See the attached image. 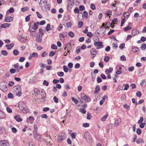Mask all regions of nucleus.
I'll return each mask as SVG.
<instances>
[{
    "label": "nucleus",
    "mask_w": 146,
    "mask_h": 146,
    "mask_svg": "<svg viewBox=\"0 0 146 146\" xmlns=\"http://www.w3.org/2000/svg\"><path fill=\"white\" fill-rule=\"evenodd\" d=\"M83 14H79L77 16V19L79 20H82L85 17L86 18H87L88 17V13L86 11L83 12Z\"/></svg>",
    "instance_id": "1"
},
{
    "label": "nucleus",
    "mask_w": 146,
    "mask_h": 146,
    "mask_svg": "<svg viewBox=\"0 0 146 146\" xmlns=\"http://www.w3.org/2000/svg\"><path fill=\"white\" fill-rule=\"evenodd\" d=\"M66 138V135L64 133L59 134L58 137V142H61Z\"/></svg>",
    "instance_id": "2"
},
{
    "label": "nucleus",
    "mask_w": 146,
    "mask_h": 146,
    "mask_svg": "<svg viewBox=\"0 0 146 146\" xmlns=\"http://www.w3.org/2000/svg\"><path fill=\"white\" fill-rule=\"evenodd\" d=\"M102 44V42L101 41H95L94 42V44L95 46H97L96 48L97 49L103 48V46Z\"/></svg>",
    "instance_id": "3"
},
{
    "label": "nucleus",
    "mask_w": 146,
    "mask_h": 146,
    "mask_svg": "<svg viewBox=\"0 0 146 146\" xmlns=\"http://www.w3.org/2000/svg\"><path fill=\"white\" fill-rule=\"evenodd\" d=\"M106 30V28H103L102 27H101L99 30H97V31L98 32L97 33V34L102 35H104L105 34Z\"/></svg>",
    "instance_id": "4"
},
{
    "label": "nucleus",
    "mask_w": 146,
    "mask_h": 146,
    "mask_svg": "<svg viewBox=\"0 0 146 146\" xmlns=\"http://www.w3.org/2000/svg\"><path fill=\"white\" fill-rule=\"evenodd\" d=\"M81 98L83 99L86 102H89L91 101L90 98L88 96L85 95L84 94H81Z\"/></svg>",
    "instance_id": "5"
},
{
    "label": "nucleus",
    "mask_w": 146,
    "mask_h": 146,
    "mask_svg": "<svg viewBox=\"0 0 146 146\" xmlns=\"http://www.w3.org/2000/svg\"><path fill=\"white\" fill-rule=\"evenodd\" d=\"M15 89V91L17 95L19 97L21 96L22 95V93L21 92V87L19 86H18Z\"/></svg>",
    "instance_id": "6"
},
{
    "label": "nucleus",
    "mask_w": 146,
    "mask_h": 146,
    "mask_svg": "<svg viewBox=\"0 0 146 146\" xmlns=\"http://www.w3.org/2000/svg\"><path fill=\"white\" fill-rule=\"evenodd\" d=\"M97 54V51L96 49L94 48H92L90 50V54L92 56V58H94Z\"/></svg>",
    "instance_id": "7"
},
{
    "label": "nucleus",
    "mask_w": 146,
    "mask_h": 146,
    "mask_svg": "<svg viewBox=\"0 0 146 146\" xmlns=\"http://www.w3.org/2000/svg\"><path fill=\"white\" fill-rule=\"evenodd\" d=\"M1 146H9V144L7 140H4L0 141Z\"/></svg>",
    "instance_id": "8"
},
{
    "label": "nucleus",
    "mask_w": 146,
    "mask_h": 146,
    "mask_svg": "<svg viewBox=\"0 0 146 146\" xmlns=\"http://www.w3.org/2000/svg\"><path fill=\"white\" fill-rule=\"evenodd\" d=\"M39 5L41 9L43 11H46V7L47 5V3H45L44 5V6H43L42 4V3L40 2L39 3Z\"/></svg>",
    "instance_id": "9"
},
{
    "label": "nucleus",
    "mask_w": 146,
    "mask_h": 146,
    "mask_svg": "<svg viewBox=\"0 0 146 146\" xmlns=\"http://www.w3.org/2000/svg\"><path fill=\"white\" fill-rule=\"evenodd\" d=\"M18 106L20 110H23L24 108L26 107L25 104L22 101H20L19 103Z\"/></svg>",
    "instance_id": "10"
},
{
    "label": "nucleus",
    "mask_w": 146,
    "mask_h": 146,
    "mask_svg": "<svg viewBox=\"0 0 146 146\" xmlns=\"http://www.w3.org/2000/svg\"><path fill=\"white\" fill-rule=\"evenodd\" d=\"M42 36L39 35V33H37L36 37V41L38 42H40L41 41Z\"/></svg>",
    "instance_id": "11"
},
{
    "label": "nucleus",
    "mask_w": 146,
    "mask_h": 146,
    "mask_svg": "<svg viewBox=\"0 0 146 146\" xmlns=\"http://www.w3.org/2000/svg\"><path fill=\"white\" fill-rule=\"evenodd\" d=\"M38 55L37 53L36 52H33L32 54H31L29 57V59L31 60L33 57H37Z\"/></svg>",
    "instance_id": "12"
},
{
    "label": "nucleus",
    "mask_w": 146,
    "mask_h": 146,
    "mask_svg": "<svg viewBox=\"0 0 146 146\" xmlns=\"http://www.w3.org/2000/svg\"><path fill=\"white\" fill-rule=\"evenodd\" d=\"M84 137L87 140H88V139L89 140H90L91 139V137L90 136V134L88 132L85 133L84 134Z\"/></svg>",
    "instance_id": "13"
},
{
    "label": "nucleus",
    "mask_w": 146,
    "mask_h": 146,
    "mask_svg": "<svg viewBox=\"0 0 146 146\" xmlns=\"http://www.w3.org/2000/svg\"><path fill=\"white\" fill-rule=\"evenodd\" d=\"M121 122V120L120 118L117 119L115 122V126H117L119 125Z\"/></svg>",
    "instance_id": "14"
},
{
    "label": "nucleus",
    "mask_w": 146,
    "mask_h": 146,
    "mask_svg": "<svg viewBox=\"0 0 146 146\" xmlns=\"http://www.w3.org/2000/svg\"><path fill=\"white\" fill-rule=\"evenodd\" d=\"M11 25V24L8 23H4L2 24L0 28L1 29H2L4 28H6L8 27H9Z\"/></svg>",
    "instance_id": "15"
},
{
    "label": "nucleus",
    "mask_w": 146,
    "mask_h": 146,
    "mask_svg": "<svg viewBox=\"0 0 146 146\" xmlns=\"http://www.w3.org/2000/svg\"><path fill=\"white\" fill-rule=\"evenodd\" d=\"M40 96L41 97V98L43 100H45L46 98V94L45 92L43 90L41 91L40 93Z\"/></svg>",
    "instance_id": "16"
},
{
    "label": "nucleus",
    "mask_w": 146,
    "mask_h": 146,
    "mask_svg": "<svg viewBox=\"0 0 146 146\" xmlns=\"http://www.w3.org/2000/svg\"><path fill=\"white\" fill-rule=\"evenodd\" d=\"M139 33V31L137 29H133L132 30L131 34L133 36H135L136 35L138 34Z\"/></svg>",
    "instance_id": "17"
},
{
    "label": "nucleus",
    "mask_w": 146,
    "mask_h": 146,
    "mask_svg": "<svg viewBox=\"0 0 146 146\" xmlns=\"http://www.w3.org/2000/svg\"><path fill=\"white\" fill-rule=\"evenodd\" d=\"M100 87L99 85H97L95 88L94 92V94H98L100 92Z\"/></svg>",
    "instance_id": "18"
},
{
    "label": "nucleus",
    "mask_w": 146,
    "mask_h": 146,
    "mask_svg": "<svg viewBox=\"0 0 146 146\" xmlns=\"http://www.w3.org/2000/svg\"><path fill=\"white\" fill-rule=\"evenodd\" d=\"M14 118L17 122L22 121V119L20 118V116L19 115H17L14 117Z\"/></svg>",
    "instance_id": "19"
},
{
    "label": "nucleus",
    "mask_w": 146,
    "mask_h": 146,
    "mask_svg": "<svg viewBox=\"0 0 146 146\" xmlns=\"http://www.w3.org/2000/svg\"><path fill=\"white\" fill-rule=\"evenodd\" d=\"M13 20V18L11 17H7L5 18V21L6 22H11Z\"/></svg>",
    "instance_id": "20"
},
{
    "label": "nucleus",
    "mask_w": 146,
    "mask_h": 146,
    "mask_svg": "<svg viewBox=\"0 0 146 146\" xmlns=\"http://www.w3.org/2000/svg\"><path fill=\"white\" fill-rule=\"evenodd\" d=\"M14 45L13 43H11L6 44L5 47L7 48V49L10 50L14 46Z\"/></svg>",
    "instance_id": "21"
},
{
    "label": "nucleus",
    "mask_w": 146,
    "mask_h": 146,
    "mask_svg": "<svg viewBox=\"0 0 146 146\" xmlns=\"http://www.w3.org/2000/svg\"><path fill=\"white\" fill-rule=\"evenodd\" d=\"M71 48H72L71 47V44L69 43H68L66 45V47L64 48V50H68L71 49Z\"/></svg>",
    "instance_id": "22"
},
{
    "label": "nucleus",
    "mask_w": 146,
    "mask_h": 146,
    "mask_svg": "<svg viewBox=\"0 0 146 146\" xmlns=\"http://www.w3.org/2000/svg\"><path fill=\"white\" fill-rule=\"evenodd\" d=\"M113 68L112 67H110L109 69H107L105 70L106 74H108L109 73H111L112 71Z\"/></svg>",
    "instance_id": "23"
},
{
    "label": "nucleus",
    "mask_w": 146,
    "mask_h": 146,
    "mask_svg": "<svg viewBox=\"0 0 146 146\" xmlns=\"http://www.w3.org/2000/svg\"><path fill=\"white\" fill-rule=\"evenodd\" d=\"M132 51L133 52H138L139 50V48L138 47L133 46L132 47Z\"/></svg>",
    "instance_id": "24"
},
{
    "label": "nucleus",
    "mask_w": 146,
    "mask_h": 146,
    "mask_svg": "<svg viewBox=\"0 0 146 146\" xmlns=\"http://www.w3.org/2000/svg\"><path fill=\"white\" fill-rule=\"evenodd\" d=\"M35 138H36V139L38 141H40L41 139V135L38 133L34 135Z\"/></svg>",
    "instance_id": "25"
},
{
    "label": "nucleus",
    "mask_w": 146,
    "mask_h": 146,
    "mask_svg": "<svg viewBox=\"0 0 146 146\" xmlns=\"http://www.w3.org/2000/svg\"><path fill=\"white\" fill-rule=\"evenodd\" d=\"M18 38L21 42H24L25 41L26 39L25 37H23L21 35H19L18 36Z\"/></svg>",
    "instance_id": "26"
},
{
    "label": "nucleus",
    "mask_w": 146,
    "mask_h": 146,
    "mask_svg": "<svg viewBox=\"0 0 146 146\" xmlns=\"http://www.w3.org/2000/svg\"><path fill=\"white\" fill-rule=\"evenodd\" d=\"M34 94L36 96H37L39 93L40 91L37 88H35L34 89Z\"/></svg>",
    "instance_id": "27"
},
{
    "label": "nucleus",
    "mask_w": 146,
    "mask_h": 146,
    "mask_svg": "<svg viewBox=\"0 0 146 146\" xmlns=\"http://www.w3.org/2000/svg\"><path fill=\"white\" fill-rule=\"evenodd\" d=\"M39 24V22L38 21H37L35 23H34V26L33 27L35 30L38 28Z\"/></svg>",
    "instance_id": "28"
},
{
    "label": "nucleus",
    "mask_w": 146,
    "mask_h": 146,
    "mask_svg": "<svg viewBox=\"0 0 146 146\" xmlns=\"http://www.w3.org/2000/svg\"><path fill=\"white\" fill-rule=\"evenodd\" d=\"M34 129L33 133V135H35L36 134H38V133H37V126H36V125H34Z\"/></svg>",
    "instance_id": "29"
},
{
    "label": "nucleus",
    "mask_w": 146,
    "mask_h": 146,
    "mask_svg": "<svg viewBox=\"0 0 146 146\" xmlns=\"http://www.w3.org/2000/svg\"><path fill=\"white\" fill-rule=\"evenodd\" d=\"M59 36L60 38V39L62 41H63L64 40V34L62 33H60L59 34Z\"/></svg>",
    "instance_id": "30"
},
{
    "label": "nucleus",
    "mask_w": 146,
    "mask_h": 146,
    "mask_svg": "<svg viewBox=\"0 0 146 146\" xmlns=\"http://www.w3.org/2000/svg\"><path fill=\"white\" fill-rule=\"evenodd\" d=\"M5 117V113L2 111H0V118H4Z\"/></svg>",
    "instance_id": "31"
},
{
    "label": "nucleus",
    "mask_w": 146,
    "mask_h": 146,
    "mask_svg": "<svg viewBox=\"0 0 146 146\" xmlns=\"http://www.w3.org/2000/svg\"><path fill=\"white\" fill-rule=\"evenodd\" d=\"M45 29L47 31H48L51 30L50 25L49 24H47L46 27L45 28Z\"/></svg>",
    "instance_id": "32"
},
{
    "label": "nucleus",
    "mask_w": 146,
    "mask_h": 146,
    "mask_svg": "<svg viewBox=\"0 0 146 146\" xmlns=\"http://www.w3.org/2000/svg\"><path fill=\"white\" fill-rule=\"evenodd\" d=\"M36 80V77L34 76H32L30 78V80L32 82H35Z\"/></svg>",
    "instance_id": "33"
},
{
    "label": "nucleus",
    "mask_w": 146,
    "mask_h": 146,
    "mask_svg": "<svg viewBox=\"0 0 146 146\" xmlns=\"http://www.w3.org/2000/svg\"><path fill=\"white\" fill-rule=\"evenodd\" d=\"M136 143L137 144H139L143 142V143H144V141L143 140L141 139V138H138V140L136 141Z\"/></svg>",
    "instance_id": "34"
},
{
    "label": "nucleus",
    "mask_w": 146,
    "mask_h": 146,
    "mask_svg": "<svg viewBox=\"0 0 146 146\" xmlns=\"http://www.w3.org/2000/svg\"><path fill=\"white\" fill-rule=\"evenodd\" d=\"M24 113H27L29 111V110L26 107L24 108L23 110H21Z\"/></svg>",
    "instance_id": "35"
},
{
    "label": "nucleus",
    "mask_w": 146,
    "mask_h": 146,
    "mask_svg": "<svg viewBox=\"0 0 146 146\" xmlns=\"http://www.w3.org/2000/svg\"><path fill=\"white\" fill-rule=\"evenodd\" d=\"M108 116V115L107 114H106L101 118V120L103 121H104L106 120V119L107 118Z\"/></svg>",
    "instance_id": "36"
},
{
    "label": "nucleus",
    "mask_w": 146,
    "mask_h": 146,
    "mask_svg": "<svg viewBox=\"0 0 146 146\" xmlns=\"http://www.w3.org/2000/svg\"><path fill=\"white\" fill-rule=\"evenodd\" d=\"M68 35L71 38L74 37V33L72 31H70L68 33Z\"/></svg>",
    "instance_id": "37"
},
{
    "label": "nucleus",
    "mask_w": 146,
    "mask_h": 146,
    "mask_svg": "<svg viewBox=\"0 0 146 146\" xmlns=\"http://www.w3.org/2000/svg\"><path fill=\"white\" fill-rule=\"evenodd\" d=\"M106 13L107 15L109 16V17H110V16L112 14L111 10H108V11H107Z\"/></svg>",
    "instance_id": "38"
},
{
    "label": "nucleus",
    "mask_w": 146,
    "mask_h": 146,
    "mask_svg": "<svg viewBox=\"0 0 146 146\" xmlns=\"http://www.w3.org/2000/svg\"><path fill=\"white\" fill-rule=\"evenodd\" d=\"M110 58L109 56H106L104 58V60L105 62H107L109 61Z\"/></svg>",
    "instance_id": "39"
},
{
    "label": "nucleus",
    "mask_w": 146,
    "mask_h": 146,
    "mask_svg": "<svg viewBox=\"0 0 146 146\" xmlns=\"http://www.w3.org/2000/svg\"><path fill=\"white\" fill-rule=\"evenodd\" d=\"M141 49L142 50H144L146 48V45L145 44H143L141 47Z\"/></svg>",
    "instance_id": "40"
},
{
    "label": "nucleus",
    "mask_w": 146,
    "mask_h": 146,
    "mask_svg": "<svg viewBox=\"0 0 146 146\" xmlns=\"http://www.w3.org/2000/svg\"><path fill=\"white\" fill-rule=\"evenodd\" d=\"M83 23L82 21H80L78 24V28H81L83 25Z\"/></svg>",
    "instance_id": "41"
},
{
    "label": "nucleus",
    "mask_w": 146,
    "mask_h": 146,
    "mask_svg": "<svg viewBox=\"0 0 146 146\" xmlns=\"http://www.w3.org/2000/svg\"><path fill=\"white\" fill-rule=\"evenodd\" d=\"M132 28L131 27L129 26L125 27L123 28V29L125 31H129Z\"/></svg>",
    "instance_id": "42"
},
{
    "label": "nucleus",
    "mask_w": 146,
    "mask_h": 146,
    "mask_svg": "<svg viewBox=\"0 0 146 146\" xmlns=\"http://www.w3.org/2000/svg\"><path fill=\"white\" fill-rule=\"evenodd\" d=\"M57 75L60 76V77H62L64 75V73L63 72H58L57 73Z\"/></svg>",
    "instance_id": "43"
},
{
    "label": "nucleus",
    "mask_w": 146,
    "mask_h": 146,
    "mask_svg": "<svg viewBox=\"0 0 146 146\" xmlns=\"http://www.w3.org/2000/svg\"><path fill=\"white\" fill-rule=\"evenodd\" d=\"M64 70L65 72H67L68 71V67L66 65H64L63 66Z\"/></svg>",
    "instance_id": "44"
},
{
    "label": "nucleus",
    "mask_w": 146,
    "mask_h": 146,
    "mask_svg": "<svg viewBox=\"0 0 146 146\" xmlns=\"http://www.w3.org/2000/svg\"><path fill=\"white\" fill-rule=\"evenodd\" d=\"M143 121V117H140L139 120L138 121V123L140 124Z\"/></svg>",
    "instance_id": "45"
},
{
    "label": "nucleus",
    "mask_w": 146,
    "mask_h": 146,
    "mask_svg": "<svg viewBox=\"0 0 146 146\" xmlns=\"http://www.w3.org/2000/svg\"><path fill=\"white\" fill-rule=\"evenodd\" d=\"M1 54L4 56H6L8 54L7 52L5 50H2L1 51Z\"/></svg>",
    "instance_id": "46"
},
{
    "label": "nucleus",
    "mask_w": 146,
    "mask_h": 146,
    "mask_svg": "<svg viewBox=\"0 0 146 146\" xmlns=\"http://www.w3.org/2000/svg\"><path fill=\"white\" fill-rule=\"evenodd\" d=\"M51 48L53 49H56L57 48V46L56 45L52 44L51 46Z\"/></svg>",
    "instance_id": "47"
},
{
    "label": "nucleus",
    "mask_w": 146,
    "mask_h": 146,
    "mask_svg": "<svg viewBox=\"0 0 146 146\" xmlns=\"http://www.w3.org/2000/svg\"><path fill=\"white\" fill-rule=\"evenodd\" d=\"M29 31L31 33V32H34V31H35V29L33 28V27L30 26H29Z\"/></svg>",
    "instance_id": "48"
},
{
    "label": "nucleus",
    "mask_w": 146,
    "mask_h": 146,
    "mask_svg": "<svg viewBox=\"0 0 146 146\" xmlns=\"http://www.w3.org/2000/svg\"><path fill=\"white\" fill-rule=\"evenodd\" d=\"M16 72V70L14 68H11L10 70V72L12 74H14Z\"/></svg>",
    "instance_id": "49"
},
{
    "label": "nucleus",
    "mask_w": 146,
    "mask_h": 146,
    "mask_svg": "<svg viewBox=\"0 0 146 146\" xmlns=\"http://www.w3.org/2000/svg\"><path fill=\"white\" fill-rule=\"evenodd\" d=\"M90 124L88 123H85L83 124L82 126L84 127H89Z\"/></svg>",
    "instance_id": "50"
},
{
    "label": "nucleus",
    "mask_w": 146,
    "mask_h": 146,
    "mask_svg": "<svg viewBox=\"0 0 146 146\" xmlns=\"http://www.w3.org/2000/svg\"><path fill=\"white\" fill-rule=\"evenodd\" d=\"M74 12L76 14L78 13L79 12L78 8L77 7H76L74 10Z\"/></svg>",
    "instance_id": "51"
},
{
    "label": "nucleus",
    "mask_w": 146,
    "mask_h": 146,
    "mask_svg": "<svg viewBox=\"0 0 146 146\" xmlns=\"http://www.w3.org/2000/svg\"><path fill=\"white\" fill-rule=\"evenodd\" d=\"M53 100L54 102L56 103L58 102V99L56 96L54 97Z\"/></svg>",
    "instance_id": "52"
},
{
    "label": "nucleus",
    "mask_w": 146,
    "mask_h": 146,
    "mask_svg": "<svg viewBox=\"0 0 146 146\" xmlns=\"http://www.w3.org/2000/svg\"><path fill=\"white\" fill-rule=\"evenodd\" d=\"M141 130L140 129L138 128L136 130V132L138 135H140L141 133Z\"/></svg>",
    "instance_id": "53"
},
{
    "label": "nucleus",
    "mask_w": 146,
    "mask_h": 146,
    "mask_svg": "<svg viewBox=\"0 0 146 146\" xmlns=\"http://www.w3.org/2000/svg\"><path fill=\"white\" fill-rule=\"evenodd\" d=\"M31 15V14H30L29 15L27 16L25 18V21L27 22L29 21L30 19V17L29 16Z\"/></svg>",
    "instance_id": "54"
},
{
    "label": "nucleus",
    "mask_w": 146,
    "mask_h": 146,
    "mask_svg": "<svg viewBox=\"0 0 146 146\" xmlns=\"http://www.w3.org/2000/svg\"><path fill=\"white\" fill-rule=\"evenodd\" d=\"M29 9V8L27 7H25L21 9V11H27Z\"/></svg>",
    "instance_id": "55"
},
{
    "label": "nucleus",
    "mask_w": 146,
    "mask_h": 146,
    "mask_svg": "<svg viewBox=\"0 0 146 146\" xmlns=\"http://www.w3.org/2000/svg\"><path fill=\"white\" fill-rule=\"evenodd\" d=\"M90 7L93 10H94L96 9L95 6L94 4L93 3H91L90 4Z\"/></svg>",
    "instance_id": "56"
},
{
    "label": "nucleus",
    "mask_w": 146,
    "mask_h": 146,
    "mask_svg": "<svg viewBox=\"0 0 146 146\" xmlns=\"http://www.w3.org/2000/svg\"><path fill=\"white\" fill-rule=\"evenodd\" d=\"M8 97L9 98H13V95L11 93H9L8 94Z\"/></svg>",
    "instance_id": "57"
},
{
    "label": "nucleus",
    "mask_w": 146,
    "mask_h": 146,
    "mask_svg": "<svg viewBox=\"0 0 146 146\" xmlns=\"http://www.w3.org/2000/svg\"><path fill=\"white\" fill-rule=\"evenodd\" d=\"M87 35L88 36H89V37L90 38H91L93 35L92 34V33L90 32H89L87 33Z\"/></svg>",
    "instance_id": "58"
},
{
    "label": "nucleus",
    "mask_w": 146,
    "mask_h": 146,
    "mask_svg": "<svg viewBox=\"0 0 146 146\" xmlns=\"http://www.w3.org/2000/svg\"><path fill=\"white\" fill-rule=\"evenodd\" d=\"M72 99L73 102H74L75 104H76L78 103V100L73 97L72 98Z\"/></svg>",
    "instance_id": "59"
},
{
    "label": "nucleus",
    "mask_w": 146,
    "mask_h": 146,
    "mask_svg": "<svg viewBox=\"0 0 146 146\" xmlns=\"http://www.w3.org/2000/svg\"><path fill=\"white\" fill-rule=\"evenodd\" d=\"M6 110L9 113H11L12 112V109L8 107L6 108Z\"/></svg>",
    "instance_id": "60"
},
{
    "label": "nucleus",
    "mask_w": 146,
    "mask_h": 146,
    "mask_svg": "<svg viewBox=\"0 0 146 146\" xmlns=\"http://www.w3.org/2000/svg\"><path fill=\"white\" fill-rule=\"evenodd\" d=\"M13 53L15 55H17L19 54V52L17 50H15L13 51Z\"/></svg>",
    "instance_id": "61"
},
{
    "label": "nucleus",
    "mask_w": 146,
    "mask_h": 146,
    "mask_svg": "<svg viewBox=\"0 0 146 146\" xmlns=\"http://www.w3.org/2000/svg\"><path fill=\"white\" fill-rule=\"evenodd\" d=\"M80 111L82 113L85 114L86 113V110L85 109L82 108L80 109Z\"/></svg>",
    "instance_id": "62"
},
{
    "label": "nucleus",
    "mask_w": 146,
    "mask_h": 146,
    "mask_svg": "<svg viewBox=\"0 0 146 146\" xmlns=\"http://www.w3.org/2000/svg\"><path fill=\"white\" fill-rule=\"evenodd\" d=\"M125 47V44H120L119 48L121 49H123Z\"/></svg>",
    "instance_id": "63"
},
{
    "label": "nucleus",
    "mask_w": 146,
    "mask_h": 146,
    "mask_svg": "<svg viewBox=\"0 0 146 146\" xmlns=\"http://www.w3.org/2000/svg\"><path fill=\"white\" fill-rule=\"evenodd\" d=\"M36 13L37 15V16L38 17L39 19H41L42 18V17L41 16L40 14L38 11H36Z\"/></svg>",
    "instance_id": "64"
}]
</instances>
